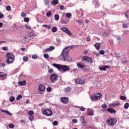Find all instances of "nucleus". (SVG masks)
I'll list each match as a JSON object with an SVG mask.
<instances>
[{
  "instance_id": "1",
  "label": "nucleus",
  "mask_w": 129,
  "mask_h": 129,
  "mask_svg": "<svg viewBox=\"0 0 129 129\" xmlns=\"http://www.w3.org/2000/svg\"><path fill=\"white\" fill-rule=\"evenodd\" d=\"M70 49L74 50V46L71 45L69 46H67L64 49H63L61 52V55L59 56V59H63V61L64 62L66 61H72V58L70 56H68ZM62 56L63 58L62 57Z\"/></svg>"
},
{
  "instance_id": "2",
  "label": "nucleus",
  "mask_w": 129,
  "mask_h": 129,
  "mask_svg": "<svg viewBox=\"0 0 129 129\" xmlns=\"http://www.w3.org/2000/svg\"><path fill=\"white\" fill-rule=\"evenodd\" d=\"M52 66H53V67H55V68H57V69H58V70H61V69H62V70L64 72H66L67 71L70 70L69 67H68V66H66V65L59 64H57V63H53Z\"/></svg>"
},
{
  "instance_id": "3",
  "label": "nucleus",
  "mask_w": 129,
  "mask_h": 129,
  "mask_svg": "<svg viewBox=\"0 0 129 129\" xmlns=\"http://www.w3.org/2000/svg\"><path fill=\"white\" fill-rule=\"evenodd\" d=\"M7 60L6 62L8 64H12L15 61V55L14 53L8 52L6 54Z\"/></svg>"
},
{
  "instance_id": "4",
  "label": "nucleus",
  "mask_w": 129,
  "mask_h": 129,
  "mask_svg": "<svg viewBox=\"0 0 129 129\" xmlns=\"http://www.w3.org/2000/svg\"><path fill=\"white\" fill-rule=\"evenodd\" d=\"M117 121V119L115 117L108 118L106 121V123L110 126H113Z\"/></svg>"
},
{
  "instance_id": "5",
  "label": "nucleus",
  "mask_w": 129,
  "mask_h": 129,
  "mask_svg": "<svg viewBox=\"0 0 129 129\" xmlns=\"http://www.w3.org/2000/svg\"><path fill=\"white\" fill-rule=\"evenodd\" d=\"M43 114L45 116H52L53 115V111L50 109H44Z\"/></svg>"
},
{
  "instance_id": "6",
  "label": "nucleus",
  "mask_w": 129,
  "mask_h": 129,
  "mask_svg": "<svg viewBox=\"0 0 129 129\" xmlns=\"http://www.w3.org/2000/svg\"><path fill=\"white\" fill-rule=\"evenodd\" d=\"M102 96V94L101 93H97L96 95H92L91 96V100H98V99H100L101 97Z\"/></svg>"
},
{
  "instance_id": "7",
  "label": "nucleus",
  "mask_w": 129,
  "mask_h": 129,
  "mask_svg": "<svg viewBox=\"0 0 129 129\" xmlns=\"http://www.w3.org/2000/svg\"><path fill=\"white\" fill-rule=\"evenodd\" d=\"M82 61L87 63H92L93 62L92 59L87 56H84L82 58Z\"/></svg>"
},
{
  "instance_id": "8",
  "label": "nucleus",
  "mask_w": 129,
  "mask_h": 129,
  "mask_svg": "<svg viewBox=\"0 0 129 129\" xmlns=\"http://www.w3.org/2000/svg\"><path fill=\"white\" fill-rule=\"evenodd\" d=\"M57 78H58V75L56 74H52L50 77V80L51 83H54L55 81H57Z\"/></svg>"
},
{
  "instance_id": "9",
  "label": "nucleus",
  "mask_w": 129,
  "mask_h": 129,
  "mask_svg": "<svg viewBox=\"0 0 129 129\" xmlns=\"http://www.w3.org/2000/svg\"><path fill=\"white\" fill-rule=\"evenodd\" d=\"M75 83L77 84H84V81L81 78H77L74 79Z\"/></svg>"
},
{
  "instance_id": "10",
  "label": "nucleus",
  "mask_w": 129,
  "mask_h": 129,
  "mask_svg": "<svg viewBox=\"0 0 129 129\" xmlns=\"http://www.w3.org/2000/svg\"><path fill=\"white\" fill-rule=\"evenodd\" d=\"M60 30L63 31V32H64V33H66V34H68V35H69V36H72V33L68 30L67 28L62 27L60 28Z\"/></svg>"
},
{
  "instance_id": "11",
  "label": "nucleus",
  "mask_w": 129,
  "mask_h": 129,
  "mask_svg": "<svg viewBox=\"0 0 129 129\" xmlns=\"http://www.w3.org/2000/svg\"><path fill=\"white\" fill-rule=\"evenodd\" d=\"M61 101L62 102V103H64V104H67L68 103V101H69V99L66 97H63L61 98Z\"/></svg>"
},
{
  "instance_id": "12",
  "label": "nucleus",
  "mask_w": 129,
  "mask_h": 129,
  "mask_svg": "<svg viewBox=\"0 0 129 129\" xmlns=\"http://www.w3.org/2000/svg\"><path fill=\"white\" fill-rule=\"evenodd\" d=\"M107 111H108V112H109V113H111V114H114L116 113V110H115L113 108H108L107 109Z\"/></svg>"
},
{
  "instance_id": "13",
  "label": "nucleus",
  "mask_w": 129,
  "mask_h": 129,
  "mask_svg": "<svg viewBox=\"0 0 129 129\" xmlns=\"http://www.w3.org/2000/svg\"><path fill=\"white\" fill-rule=\"evenodd\" d=\"M55 49V47L53 46H50L49 48L44 49L43 51V53H47L48 51H53Z\"/></svg>"
},
{
  "instance_id": "14",
  "label": "nucleus",
  "mask_w": 129,
  "mask_h": 129,
  "mask_svg": "<svg viewBox=\"0 0 129 129\" xmlns=\"http://www.w3.org/2000/svg\"><path fill=\"white\" fill-rule=\"evenodd\" d=\"M80 120L83 124V125H86V121H85V118H84V116H81L80 118Z\"/></svg>"
},
{
  "instance_id": "15",
  "label": "nucleus",
  "mask_w": 129,
  "mask_h": 129,
  "mask_svg": "<svg viewBox=\"0 0 129 129\" xmlns=\"http://www.w3.org/2000/svg\"><path fill=\"white\" fill-rule=\"evenodd\" d=\"M106 68L107 69H108V68H109V67L108 66H105L104 67H99V69H100L101 71H106Z\"/></svg>"
},
{
  "instance_id": "16",
  "label": "nucleus",
  "mask_w": 129,
  "mask_h": 129,
  "mask_svg": "<svg viewBox=\"0 0 129 129\" xmlns=\"http://www.w3.org/2000/svg\"><path fill=\"white\" fill-rule=\"evenodd\" d=\"M39 89L40 91H44L46 89V87H45V86L41 84L39 86Z\"/></svg>"
},
{
  "instance_id": "17",
  "label": "nucleus",
  "mask_w": 129,
  "mask_h": 129,
  "mask_svg": "<svg viewBox=\"0 0 129 129\" xmlns=\"http://www.w3.org/2000/svg\"><path fill=\"white\" fill-rule=\"evenodd\" d=\"M110 106H119V105H120V103H119V102H117V103H112L109 104Z\"/></svg>"
},
{
  "instance_id": "18",
  "label": "nucleus",
  "mask_w": 129,
  "mask_h": 129,
  "mask_svg": "<svg viewBox=\"0 0 129 129\" xmlns=\"http://www.w3.org/2000/svg\"><path fill=\"white\" fill-rule=\"evenodd\" d=\"M101 44V43L97 42L94 45V46L95 47L96 49L98 50H99V49H100Z\"/></svg>"
},
{
  "instance_id": "19",
  "label": "nucleus",
  "mask_w": 129,
  "mask_h": 129,
  "mask_svg": "<svg viewBox=\"0 0 129 129\" xmlns=\"http://www.w3.org/2000/svg\"><path fill=\"white\" fill-rule=\"evenodd\" d=\"M59 2L58 0H53V1L51 2V4L52 6H55L56 5H58Z\"/></svg>"
},
{
  "instance_id": "20",
  "label": "nucleus",
  "mask_w": 129,
  "mask_h": 129,
  "mask_svg": "<svg viewBox=\"0 0 129 129\" xmlns=\"http://www.w3.org/2000/svg\"><path fill=\"white\" fill-rule=\"evenodd\" d=\"M18 84L20 86H24V85H26V84H27V82L26 81H23L22 82H19Z\"/></svg>"
},
{
  "instance_id": "21",
  "label": "nucleus",
  "mask_w": 129,
  "mask_h": 129,
  "mask_svg": "<svg viewBox=\"0 0 129 129\" xmlns=\"http://www.w3.org/2000/svg\"><path fill=\"white\" fill-rule=\"evenodd\" d=\"M77 65L78 68H80L81 69L84 68V66L82 65L80 62H77Z\"/></svg>"
},
{
  "instance_id": "22",
  "label": "nucleus",
  "mask_w": 129,
  "mask_h": 129,
  "mask_svg": "<svg viewBox=\"0 0 129 129\" xmlns=\"http://www.w3.org/2000/svg\"><path fill=\"white\" fill-rule=\"evenodd\" d=\"M2 112H5V113H7V114H8L9 115H13V114H12L10 111L8 110H4L3 109H1Z\"/></svg>"
},
{
  "instance_id": "23",
  "label": "nucleus",
  "mask_w": 129,
  "mask_h": 129,
  "mask_svg": "<svg viewBox=\"0 0 129 129\" xmlns=\"http://www.w3.org/2000/svg\"><path fill=\"white\" fill-rule=\"evenodd\" d=\"M28 36L30 37V38H32V37H35L36 35H35L34 32H30L28 34Z\"/></svg>"
},
{
  "instance_id": "24",
  "label": "nucleus",
  "mask_w": 129,
  "mask_h": 129,
  "mask_svg": "<svg viewBox=\"0 0 129 129\" xmlns=\"http://www.w3.org/2000/svg\"><path fill=\"white\" fill-rule=\"evenodd\" d=\"M94 113L93 112V110H90L88 113V115L89 116H92L94 115Z\"/></svg>"
},
{
  "instance_id": "25",
  "label": "nucleus",
  "mask_w": 129,
  "mask_h": 129,
  "mask_svg": "<svg viewBox=\"0 0 129 129\" xmlns=\"http://www.w3.org/2000/svg\"><path fill=\"white\" fill-rule=\"evenodd\" d=\"M66 17H67L68 19H71V17H72V14L70 13H68L66 14Z\"/></svg>"
},
{
  "instance_id": "26",
  "label": "nucleus",
  "mask_w": 129,
  "mask_h": 129,
  "mask_svg": "<svg viewBox=\"0 0 129 129\" xmlns=\"http://www.w3.org/2000/svg\"><path fill=\"white\" fill-rule=\"evenodd\" d=\"M42 27L43 28H46V29H48V30H50V29H51V26H50V25H43L42 26Z\"/></svg>"
},
{
  "instance_id": "27",
  "label": "nucleus",
  "mask_w": 129,
  "mask_h": 129,
  "mask_svg": "<svg viewBox=\"0 0 129 129\" xmlns=\"http://www.w3.org/2000/svg\"><path fill=\"white\" fill-rule=\"evenodd\" d=\"M15 98L14 96H11L9 98V100L10 102H14L15 101Z\"/></svg>"
},
{
  "instance_id": "28",
  "label": "nucleus",
  "mask_w": 129,
  "mask_h": 129,
  "mask_svg": "<svg viewBox=\"0 0 129 129\" xmlns=\"http://www.w3.org/2000/svg\"><path fill=\"white\" fill-rule=\"evenodd\" d=\"M7 76H8V75H7V74H3V72H0V77L3 78L6 77Z\"/></svg>"
},
{
  "instance_id": "29",
  "label": "nucleus",
  "mask_w": 129,
  "mask_h": 129,
  "mask_svg": "<svg viewBox=\"0 0 129 129\" xmlns=\"http://www.w3.org/2000/svg\"><path fill=\"white\" fill-rule=\"evenodd\" d=\"M51 31H52V33H56V32H57V27H56L55 26L53 27L52 28Z\"/></svg>"
},
{
  "instance_id": "30",
  "label": "nucleus",
  "mask_w": 129,
  "mask_h": 129,
  "mask_svg": "<svg viewBox=\"0 0 129 129\" xmlns=\"http://www.w3.org/2000/svg\"><path fill=\"white\" fill-rule=\"evenodd\" d=\"M64 90H65L66 92H69V91H71V87H68L66 88Z\"/></svg>"
},
{
  "instance_id": "31",
  "label": "nucleus",
  "mask_w": 129,
  "mask_h": 129,
  "mask_svg": "<svg viewBox=\"0 0 129 129\" xmlns=\"http://www.w3.org/2000/svg\"><path fill=\"white\" fill-rule=\"evenodd\" d=\"M44 3L45 6H49V4H50V1L48 0H44Z\"/></svg>"
},
{
  "instance_id": "32",
  "label": "nucleus",
  "mask_w": 129,
  "mask_h": 129,
  "mask_svg": "<svg viewBox=\"0 0 129 129\" xmlns=\"http://www.w3.org/2000/svg\"><path fill=\"white\" fill-rule=\"evenodd\" d=\"M128 107H129L128 103H126L124 104V108H125V109H127V108H128Z\"/></svg>"
},
{
  "instance_id": "33",
  "label": "nucleus",
  "mask_w": 129,
  "mask_h": 129,
  "mask_svg": "<svg viewBox=\"0 0 129 129\" xmlns=\"http://www.w3.org/2000/svg\"><path fill=\"white\" fill-rule=\"evenodd\" d=\"M54 19L55 21H58V20L59 19V15L55 14L54 15Z\"/></svg>"
},
{
  "instance_id": "34",
  "label": "nucleus",
  "mask_w": 129,
  "mask_h": 129,
  "mask_svg": "<svg viewBox=\"0 0 129 129\" xmlns=\"http://www.w3.org/2000/svg\"><path fill=\"white\" fill-rule=\"evenodd\" d=\"M29 120H30V121H33V120H34V116L30 115L29 117Z\"/></svg>"
},
{
  "instance_id": "35",
  "label": "nucleus",
  "mask_w": 129,
  "mask_h": 129,
  "mask_svg": "<svg viewBox=\"0 0 129 129\" xmlns=\"http://www.w3.org/2000/svg\"><path fill=\"white\" fill-rule=\"evenodd\" d=\"M101 107H102V108H103V109H105V108H106L107 107V105H106L105 104H102L101 105Z\"/></svg>"
},
{
  "instance_id": "36",
  "label": "nucleus",
  "mask_w": 129,
  "mask_h": 129,
  "mask_svg": "<svg viewBox=\"0 0 129 129\" xmlns=\"http://www.w3.org/2000/svg\"><path fill=\"white\" fill-rule=\"evenodd\" d=\"M51 15H52V13L50 11H48L46 13V16L47 17H49Z\"/></svg>"
},
{
  "instance_id": "37",
  "label": "nucleus",
  "mask_w": 129,
  "mask_h": 129,
  "mask_svg": "<svg viewBox=\"0 0 129 129\" xmlns=\"http://www.w3.org/2000/svg\"><path fill=\"white\" fill-rule=\"evenodd\" d=\"M119 98L121 100H126V98L123 96H120Z\"/></svg>"
},
{
  "instance_id": "38",
  "label": "nucleus",
  "mask_w": 129,
  "mask_h": 129,
  "mask_svg": "<svg viewBox=\"0 0 129 129\" xmlns=\"http://www.w3.org/2000/svg\"><path fill=\"white\" fill-rule=\"evenodd\" d=\"M6 10L7 11H8V12H10V11H11V10H12V8L11 7V6H8L6 7Z\"/></svg>"
},
{
  "instance_id": "39",
  "label": "nucleus",
  "mask_w": 129,
  "mask_h": 129,
  "mask_svg": "<svg viewBox=\"0 0 129 129\" xmlns=\"http://www.w3.org/2000/svg\"><path fill=\"white\" fill-rule=\"evenodd\" d=\"M122 27L124 29H126V28H127V25L126 23H123Z\"/></svg>"
},
{
  "instance_id": "40",
  "label": "nucleus",
  "mask_w": 129,
  "mask_h": 129,
  "mask_svg": "<svg viewBox=\"0 0 129 129\" xmlns=\"http://www.w3.org/2000/svg\"><path fill=\"white\" fill-rule=\"evenodd\" d=\"M28 114H29V115H33V114H34V111L33 110L29 111Z\"/></svg>"
},
{
  "instance_id": "41",
  "label": "nucleus",
  "mask_w": 129,
  "mask_h": 129,
  "mask_svg": "<svg viewBox=\"0 0 129 129\" xmlns=\"http://www.w3.org/2000/svg\"><path fill=\"white\" fill-rule=\"evenodd\" d=\"M43 57H44V58H45V59H48V58H49V55L48 54L45 53L43 55Z\"/></svg>"
},
{
  "instance_id": "42",
  "label": "nucleus",
  "mask_w": 129,
  "mask_h": 129,
  "mask_svg": "<svg viewBox=\"0 0 129 129\" xmlns=\"http://www.w3.org/2000/svg\"><path fill=\"white\" fill-rule=\"evenodd\" d=\"M23 59V61L27 62V61H28L29 58H28V57H27V56H24Z\"/></svg>"
},
{
  "instance_id": "43",
  "label": "nucleus",
  "mask_w": 129,
  "mask_h": 129,
  "mask_svg": "<svg viewBox=\"0 0 129 129\" xmlns=\"http://www.w3.org/2000/svg\"><path fill=\"white\" fill-rule=\"evenodd\" d=\"M9 127H10V128H14L15 125L14 124H10L9 125Z\"/></svg>"
},
{
  "instance_id": "44",
  "label": "nucleus",
  "mask_w": 129,
  "mask_h": 129,
  "mask_svg": "<svg viewBox=\"0 0 129 129\" xmlns=\"http://www.w3.org/2000/svg\"><path fill=\"white\" fill-rule=\"evenodd\" d=\"M32 59H38V55H37V54H34L32 55Z\"/></svg>"
},
{
  "instance_id": "45",
  "label": "nucleus",
  "mask_w": 129,
  "mask_h": 129,
  "mask_svg": "<svg viewBox=\"0 0 129 129\" xmlns=\"http://www.w3.org/2000/svg\"><path fill=\"white\" fill-rule=\"evenodd\" d=\"M24 22H25L26 23H28V22H29V18L28 17H25L24 18Z\"/></svg>"
},
{
  "instance_id": "46",
  "label": "nucleus",
  "mask_w": 129,
  "mask_h": 129,
  "mask_svg": "<svg viewBox=\"0 0 129 129\" xmlns=\"http://www.w3.org/2000/svg\"><path fill=\"white\" fill-rule=\"evenodd\" d=\"M22 98V95H19L16 98L17 100H20Z\"/></svg>"
},
{
  "instance_id": "47",
  "label": "nucleus",
  "mask_w": 129,
  "mask_h": 129,
  "mask_svg": "<svg viewBox=\"0 0 129 129\" xmlns=\"http://www.w3.org/2000/svg\"><path fill=\"white\" fill-rule=\"evenodd\" d=\"M77 119H73L72 122L73 123H77Z\"/></svg>"
},
{
  "instance_id": "48",
  "label": "nucleus",
  "mask_w": 129,
  "mask_h": 129,
  "mask_svg": "<svg viewBox=\"0 0 129 129\" xmlns=\"http://www.w3.org/2000/svg\"><path fill=\"white\" fill-rule=\"evenodd\" d=\"M27 15L25 13V12H23L21 14V17H22V18H25V17H26Z\"/></svg>"
},
{
  "instance_id": "49",
  "label": "nucleus",
  "mask_w": 129,
  "mask_h": 129,
  "mask_svg": "<svg viewBox=\"0 0 129 129\" xmlns=\"http://www.w3.org/2000/svg\"><path fill=\"white\" fill-rule=\"evenodd\" d=\"M80 110H81V111H85V110H86L85 108H84L83 107H81L80 108Z\"/></svg>"
},
{
  "instance_id": "50",
  "label": "nucleus",
  "mask_w": 129,
  "mask_h": 129,
  "mask_svg": "<svg viewBox=\"0 0 129 129\" xmlns=\"http://www.w3.org/2000/svg\"><path fill=\"white\" fill-rule=\"evenodd\" d=\"M25 27L26 28V29H28V30H31V26H30L28 25H26L25 26Z\"/></svg>"
},
{
  "instance_id": "51",
  "label": "nucleus",
  "mask_w": 129,
  "mask_h": 129,
  "mask_svg": "<svg viewBox=\"0 0 129 129\" xmlns=\"http://www.w3.org/2000/svg\"><path fill=\"white\" fill-rule=\"evenodd\" d=\"M104 50H100L99 51V53L101 54V55H104Z\"/></svg>"
},
{
  "instance_id": "52",
  "label": "nucleus",
  "mask_w": 129,
  "mask_h": 129,
  "mask_svg": "<svg viewBox=\"0 0 129 129\" xmlns=\"http://www.w3.org/2000/svg\"><path fill=\"white\" fill-rule=\"evenodd\" d=\"M46 90H47V91H48V92H50V91H51V90H52V88L51 87H47L46 88Z\"/></svg>"
},
{
  "instance_id": "53",
  "label": "nucleus",
  "mask_w": 129,
  "mask_h": 129,
  "mask_svg": "<svg viewBox=\"0 0 129 129\" xmlns=\"http://www.w3.org/2000/svg\"><path fill=\"white\" fill-rule=\"evenodd\" d=\"M53 124L54 125H58V121H54L53 122Z\"/></svg>"
},
{
  "instance_id": "54",
  "label": "nucleus",
  "mask_w": 129,
  "mask_h": 129,
  "mask_svg": "<svg viewBox=\"0 0 129 129\" xmlns=\"http://www.w3.org/2000/svg\"><path fill=\"white\" fill-rule=\"evenodd\" d=\"M59 9L60 11H63V10H64V6L63 5H60Z\"/></svg>"
},
{
  "instance_id": "55",
  "label": "nucleus",
  "mask_w": 129,
  "mask_h": 129,
  "mask_svg": "<svg viewBox=\"0 0 129 129\" xmlns=\"http://www.w3.org/2000/svg\"><path fill=\"white\" fill-rule=\"evenodd\" d=\"M56 42L59 45L61 44V40H60V39H56Z\"/></svg>"
},
{
  "instance_id": "56",
  "label": "nucleus",
  "mask_w": 129,
  "mask_h": 129,
  "mask_svg": "<svg viewBox=\"0 0 129 129\" xmlns=\"http://www.w3.org/2000/svg\"><path fill=\"white\" fill-rule=\"evenodd\" d=\"M4 17H5V15H4V14H2L0 12V19H3V18H4Z\"/></svg>"
},
{
  "instance_id": "57",
  "label": "nucleus",
  "mask_w": 129,
  "mask_h": 129,
  "mask_svg": "<svg viewBox=\"0 0 129 129\" xmlns=\"http://www.w3.org/2000/svg\"><path fill=\"white\" fill-rule=\"evenodd\" d=\"M107 35H108V33H106V32H105L103 34V36L104 37H106L107 36Z\"/></svg>"
},
{
  "instance_id": "58",
  "label": "nucleus",
  "mask_w": 129,
  "mask_h": 129,
  "mask_svg": "<svg viewBox=\"0 0 129 129\" xmlns=\"http://www.w3.org/2000/svg\"><path fill=\"white\" fill-rule=\"evenodd\" d=\"M52 72H53V69H49V70H48V73H52Z\"/></svg>"
},
{
  "instance_id": "59",
  "label": "nucleus",
  "mask_w": 129,
  "mask_h": 129,
  "mask_svg": "<svg viewBox=\"0 0 129 129\" xmlns=\"http://www.w3.org/2000/svg\"><path fill=\"white\" fill-rule=\"evenodd\" d=\"M120 39H121L120 36H118L116 37V40L117 41H120Z\"/></svg>"
},
{
  "instance_id": "60",
  "label": "nucleus",
  "mask_w": 129,
  "mask_h": 129,
  "mask_svg": "<svg viewBox=\"0 0 129 129\" xmlns=\"http://www.w3.org/2000/svg\"><path fill=\"white\" fill-rule=\"evenodd\" d=\"M88 69H84L83 71L84 72H87L88 71Z\"/></svg>"
},
{
  "instance_id": "61",
  "label": "nucleus",
  "mask_w": 129,
  "mask_h": 129,
  "mask_svg": "<svg viewBox=\"0 0 129 129\" xmlns=\"http://www.w3.org/2000/svg\"><path fill=\"white\" fill-rule=\"evenodd\" d=\"M3 50H4V51H7V50H8V47H3Z\"/></svg>"
},
{
  "instance_id": "62",
  "label": "nucleus",
  "mask_w": 129,
  "mask_h": 129,
  "mask_svg": "<svg viewBox=\"0 0 129 129\" xmlns=\"http://www.w3.org/2000/svg\"><path fill=\"white\" fill-rule=\"evenodd\" d=\"M94 55H96V56H98L99 57V53H97V52H95L94 53Z\"/></svg>"
},
{
  "instance_id": "63",
  "label": "nucleus",
  "mask_w": 129,
  "mask_h": 129,
  "mask_svg": "<svg viewBox=\"0 0 129 129\" xmlns=\"http://www.w3.org/2000/svg\"><path fill=\"white\" fill-rule=\"evenodd\" d=\"M87 42H90V38L87 37L86 39Z\"/></svg>"
},
{
  "instance_id": "64",
  "label": "nucleus",
  "mask_w": 129,
  "mask_h": 129,
  "mask_svg": "<svg viewBox=\"0 0 129 129\" xmlns=\"http://www.w3.org/2000/svg\"><path fill=\"white\" fill-rule=\"evenodd\" d=\"M26 103H27V104H28V103H30V100L27 99V100H26Z\"/></svg>"
}]
</instances>
